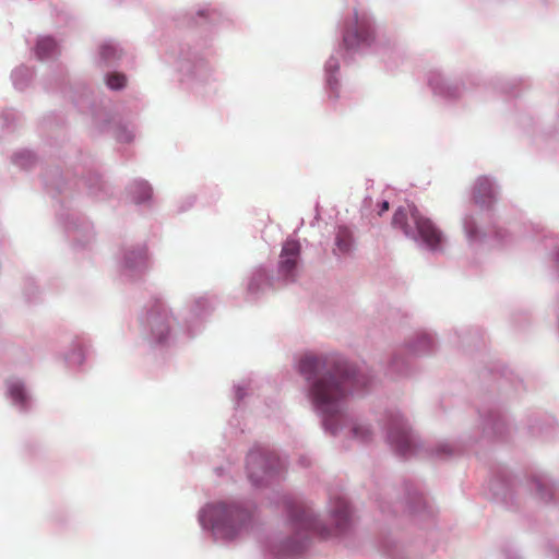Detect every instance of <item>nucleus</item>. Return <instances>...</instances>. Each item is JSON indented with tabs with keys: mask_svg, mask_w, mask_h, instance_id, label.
Here are the masks:
<instances>
[{
	"mask_svg": "<svg viewBox=\"0 0 559 559\" xmlns=\"http://www.w3.org/2000/svg\"><path fill=\"white\" fill-rule=\"evenodd\" d=\"M111 50H112V49H111L110 47H104V48H103L102 53H103V56H104L105 58H108V57H109V55L111 53Z\"/></svg>",
	"mask_w": 559,
	"mask_h": 559,
	"instance_id": "aec40b11",
	"label": "nucleus"
},
{
	"mask_svg": "<svg viewBox=\"0 0 559 559\" xmlns=\"http://www.w3.org/2000/svg\"><path fill=\"white\" fill-rule=\"evenodd\" d=\"M300 252V245L296 240H287L282 249L281 254V271L285 275H292L297 265V258Z\"/></svg>",
	"mask_w": 559,
	"mask_h": 559,
	"instance_id": "6e6552de",
	"label": "nucleus"
},
{
	"mask_svg": "<svg viewBox=\"0 0 559 559\" xmlns=\"http://www.w3.org/2000/svg\"><path fill=\"white\" fill-rule=\"evenodd\" d=\"M389 440L395 451L403 456L416 453L417 442L402 419H394L390 426Z\"/></svg>",
	"mask_w": 559,
	"mask_h": 559,
	"instance_id": "20e7f679",
	"label": "nucleus"
},
{
	"mask_svg": "<svg viewBox=\"0 0 559 559\" xmlns=\"http://www.w3.org/2000/svg\"><path fill=\"white\" fill-rule=\"evenodd\" d=\"M299 372L309 383L312 403L324 415V425L333 430V417L341 415L349 389L358 381L355 373L334 358L310 354L301 358Z\"/></svg>",
	"mask_w": 559,
	"mask_h": 559,
	"instance_id": "f257e3e1",
	"label": "nucleus"
},
{
	"mask_svg": "<svg viewBox=\"0 0 559 559\" xmlns=\"http://www.w3.org/2000/svg\"><path fill=\"white\" fill-rule=\"evenodd\" d=\"M10 394L15 402L23 403L25 400V392L21 384H12L10 386Z\"/></svg>",
	"mask_w": 559,
	"mask_h": 559,
	"instance_id": "4468645a",
	"label": "nucleus"
},
{
	"mask_svg": "<svg viewBox=\"0 0 559 559\" xmlns=\"http://www.w3.org/2000/svg\"><path fill=\"white\" fill-rule=\"evenodd\" d=\"M147 320H148L150 324L152 325V328L154 329L155 328V323H156V314L152 312L148 316Z\"/></svg>",
	"mask_w": 559,
	"mask_h": 559,
	"instance_id": "a211bd4d",
	"label": "nucleus"
},
{
	"mask_svg": "<svg viewBox=\"0 0 559 559\" xmlns=\"http://www.w3.org/2000/svg\"><path fill=\"white\" fill-rule=\"evenodd\" d=\"M136 188L141 191V197L138 202H143L151 198L152 189L146 182H140Z\"/></svg>",
	"mask_w": 559,
	"mask_h": 559,
	"instance_id": "2eb2a0df",
	"label": "nucleus"
},
{
	"mask_svg": "<svg viewBox=\"0 0 559 559\" xmlns=\"http://www.w3.org/2000/svg\"><path fill=\"white\" fill-rule=\"evenodd\" d=\"M247 468L252 483L259 485L265 476L271 474L273 459L261 451H251L247 459Z\"/></svg>",
	"mask_w": 559,
	"mask_h": 559,
	"instance_id": "0eeeda50",
	"label": "nucleus"
},
{
	"mask_svg": "<svg viewBox=\"0 0 559 559\" xmlns=\"http://www.w3.org/2000/svg\"><path fill=\"white\" fill-rule=\"evenodd\" d=\"M373 39V32L368 19L359 16L355 12L354 26L348 27L343 36V44L346 49H356L361 44H368Z\"/></svg>",
	"mask_w": 559,
	"mask_h": 559,
	"instance_id": "39448f33",
	"label": "nucleus"
},
{
	"mask_svg": "<svg viewBox=\"0 0 559 559\" xmlns=\"http://www.w3.org/2000/svg\"><path fill=\"white\" fill-rule=\"evenodd\" d=\"M353 431H354L355 437H357L358 439H360L362 441L368 440V438L370 437V430H369V428H367L365 426H357L354 428Z\"/></svg>",
	"mask_w": 559,
	"mask_h": 559,
	"instance_id": "dca6fc26",
	"label": "nucleus"
},
{
	"mask_svg": "<svg viewBox=\"0 0 559 559\" xmlns=\"http://www.w3.org/2000/svg\"><path fill=\"white\" fill-rule=\"evenodd\" d=\"M302 549V546L301 545H298L294 548V552H299L300 550Z\"/></svg>",
	"mask_w": 559,
	"mask_h": 559,
	"instance_id": "412c9836",
	"label": "nucleus"
},
{
	"mask_svg": "<svg viewBox=\"0 0 559 559\" xmlns=\"http://www.w3.org/2000/svg\"><path fill=\"white\" fill-rule=\"evenodd\" d=\"M388 210H389V202L388 201H383L381 203V209H380L379 214L381 215L383 212H386Z\"/></svg>",
	"mask_w": 559,
	"mask_h": 559,
	"instance_id": "6ab92c4d",
	"label": "nucleus"
},
{
	"mask_svg": "<svg viewBox=\"0 0 559 559\" xmlns=\"http://www.w3.org/2000/svg\"><path fill=\"white\" fill-rule=\"evenodd\" d=\"M353 237L352 233L346 227H338L336 233V247L337 249L345 253L348 252L352 248Z\"/></svg>",
	"mask_w": 559,
	"mask_h": 559,
	"instance_id": "9b49d317",
	"label": "nucleus"
},
{
	"mask_svg": "<svg viewBox=\"0 0 559 559\" xmlns=\"http://www.w3.org/2000/svg\"><path fill=\"white\" fill-rule=\"evenodd\" d=\"M465 229H466V233H467L469 238H474L476 236V229L472 225V223H466L465 224Z\"/></svg>",
	"mask_w": 559,
	"mask_h": 559,
	"instance_id": "f3484780",
	"label": "nucleus"
},
{
	"mask_svg": "<svg viewBox=\"0 0 559 559\" xmlns=\"http://www.w3.org/2000/svg\"><path fill=\"white\" fill-rule=\"evenodd\" d=\"M292 522L296 530V538L298 539L306 538L310 532L323 534L311 511L304 506L298 507L292 512Z\"/></svg>",
	"mask_w": 559,
	"mask_h": 559,
	"instance_id": "423d86ee",
	"label": "nucleus"
},
{
	"mask_svg": "<svg viewBox=\"0 0 559 559\" xmlns=\"http://www.w3.org/2000/svg\"><path fill=\"white\" fill-rule=\"evenodd\" d=\"M214 526L224 530L231 537L236 534L235 525H245L248 514L237 506H228L224 502L215 503L209 508Z\"/></svg>",
	"mask_w": 559,
	"mask_h": 559,
	"instance_id": "7ed1b4c3",
	"label": "nucleus"
},
{
	"mask_svg": "<svg viewBox=\"0 0 559 559\" xmlns=\"http://www.w3.org/2000/svg\"><path fill=\"white\" fill-rule=\"evenodd\" d=\"M486 197L488 199L492 198V186L487 178L478 179L475 186V199L477 202L485 203V200L481 198Z\"/></svg>",
	"mask_w": 559,
	"mask_h": 559,
	"instance_id": "f8f14e48",
	"label": "nucleus"
},
{
	"mask_svg": "<svg viewBox=\"0 0 559 559\" xmlns=\"http://www.w3.org/2000/svg\"><path fill=\"white\" fill-rule=\"evenodd\" d=\"M56 50L57 44L50 37L39 39L36 46V53L40 59L51 57L52 55H55Z\"/></svg>",
	"mask_w": 559,
	"mask_h": 559,
	"instance_id": "9d476101",
	"label": "nucleus"
},
{
	"mask_svg": "<svg viewBox=\"0 0 559 559\" xmlns=\"http://www.w3.org/2000/svg\"><path fill=\"white\" fill-rule=\"evenodd\" d=\"M333 518L336 522L337 528L340 531L344 530L346 524L349 521V510L346 501L344 499L338 498L335 501V507L333 508Z\"/></svg>",
	"mask_w": 559,
	"mask_h": 559,
	"instance_id": "1a4fd4ad",
	"label": "nucleus"
},
{
	"mask_svg": "<svg viewBox=\"0 0 559 559\" xmlns=\"http://www.w3.org/2000/svg\"><path fill=\"white\" fill-rule=\"evenodd\" d=\"M107 85L112 90L122 88L126 85V76L120 73H111L107 76Z\"/></svg>",
	"mask_w": 559,
	"mask_h": 559,
	"instance_id": "ddd939ff",
	"label": "nucleus"
},
{
	"mask_svg": "<svg viewBox=\"0 0 559 559\" xmlns=\"http://www.w3.org/2000/svg\"><path fill=\"white\" fill-rule=\"evenodd\" d=\"M392 226L403 230L405 236L416 238V231L420 239L430 248L437 249L442 236L433 223L423 216L417 207L408 204L406 207H399L392 219Z\"/></svg>",
	"mask_w": 559,
	"mask_h": 559,
	"instance_id": "f03ea898",
	"label": "nucleus"
},
{
	"mask_svg": "<svg viewBox=\"0 0 559 559\" xmlns=\"http://www.w3.org/2000/svg\"><path fill=\"white\" fill-rule=\"evenodd\" d=\"M164 336H165V335H164V332H163V331H160V333L158 334V337L162 340Z\"/></svg>",
	"mask_w": 559,
	"mask_h": 559,
	"instance_id": "4be33fe9",
	"label": "nucleus"
}]
</instances>
